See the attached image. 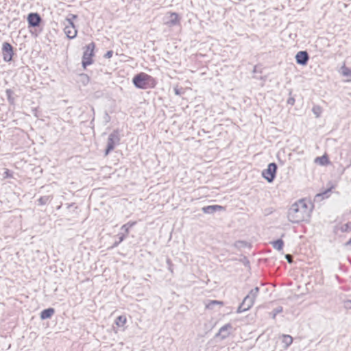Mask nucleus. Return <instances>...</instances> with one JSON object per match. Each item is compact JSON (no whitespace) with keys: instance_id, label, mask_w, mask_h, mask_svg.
Returning a JSON list of instances; mask_svg holds the SVG:
<instances>
[{"instance_id":"nucleus-39","label":"nucleus","mask_w":351,"mask_h":351,"mask_svg":"<svg viewBox=\"0 0 351 351\" xmlns=\"http://www.w3.org/2000/svg\"><path fill=\"white\" fill-rule=\"evenodd\" d=\"M82 76H84V77H85L86 78H87V80H88V75H86V74H82Z\"/></svg>"},{"instance_id":"nucleus-29","label":"nucleus","mask_w":351,"mask_h":351,"mask_svg":"<svg viewBox=\"0 0 351 351\" xmlns=\"http://www.w3.org/2000/svg\"><path fill=\"white\" fill-rule=\"evenodd\" d=\"M6 95L8 97V99L10 102H13V99L12 98V95L14 93L13 91L11 89H7L6 91Z\"/></svg>"},{"instance_id":"nucleus-4","label":"nucleus","mask_w":351,"mask_h":351,"mask_svg":"<svg viewBox=\"0 0 351 351\" xmlns=\"http://www.w3.org/2000/svg\"><path fill=\"white\" fill-rule=\"evenodd\" d=\"M120 140L119 131L118 130H113L108 136L104 155L108 156L114 149V147L120 143Z\"/></svg>"},{"instance_id":"nucleus-3","label":"nucleus","mask_w":351,"mask_h":351,"mask_svg":"<svg viewBox=\"0 0 351 351\" xmlns=\"http://www.w3.org/2000/svg\"><path fill=\"white\" fill-rule=\"evenodd\" d=\"M70 17H67L65 19L63 24L64 25V32L66 36L69 39H73L77 36V29L73 23V20L77 18V16L75 14H69Z\"/></svg>"},{"instance_id":"nucleus-15","label":"nucleus","mask_w":351,"mask_h":351,"mask_svg":"<svg viewBox=\"0 0 351 351\" xmlns=\"http://www.w3.org/2000/svg\"><path fill=\"white\" fill-rule=\"evenodd\" d=\"M282 343L284 344V348H287L293 342V338L289 335H282L281 337Z\"/></svg>"},{"instance_id":"nucleus-14","label":"nucleus","mask_w":351,"mask_h":351,"mask_svg":"<svg viewBox=\"0 0 351 351\" xmlns=\"http://www.w3.org/2000/svg\"><path fill=\"white\" fill-rule=\"evenodd\" d=\"M55 310L53 308H48L41 311L40 317L41 319H49L54 314Z\"/></svg>"},{"instance_id":"nucleus-9","label":"nucleus","mask_w":351,"mask_h":351,"mask_svg":"<svg viewBox=\"0 0 351 351\" xmlns=\"http://www.w3.org/2000/svg\"><path fill=\"white\" fill-rule=\"evenodd\" d=\"M254 303V300L250 298V297L246 295L243 300L241 304L239 306L237 310V313H241L242 312L249 310L252 306Z\"/></svg>"},{"instance_id":"nucleus-18","label":"nucleus","mask_w":351,"mask_h":351,"mask_svg":"<svg viewBox=\"0 0 351 351\" xmlns=\"http://www.w3.org/2000/svg\"><path fill=\"white\" fill-rule=\"evenodd\" d=\"M52 199V195L42 196L38 199V204L40 206L45 205L49 202H51Z\"/></svg>"},{"instance_id":"nucleus-31","label":"nucleus","mask_w":351,"mask_h":351,"mask_svg":"<svg viewBox=\"0 0 351 351\" xmlns=\"http://www.w3.org/2000/svg\"><path fill=\"white\" fill-rule=\"evenodd\" d=\"M4 178H12V173L9 169H5L3 173Z\"/></svg>"},{"instance_id":"nucleus-43","label":"nucleus","mask_w":351,"mask_h":351,"mask_svg":"<svg viewBox=\"0 0 351 351\" xmlns=\"http://www.w3.org/2000/svg\"><path fill=\"white\" fill-rule=\"evenodd\" d=\"M346 304H351V301H348Z\"/></svg>"},{"instance_id":"nucleus-28","label":"nucleus","mask_w":351,"mask_h":351,"mask_svg":"<svg viewBox=\"0 0 351 351\" xmlns=\"http://www.w3.org/2000/svg\"><path fill=\"white\" fill-rule=\"evenodd\" d=\"M282 310L283 308L282 306H278L275 308L271 312V313L273 314L272 317L275 318L277 314L282 312Z\"/></svg>"},{"instance_id":"nucleus-17","label":"nucleus","mask_w":351,"mask_h":351,"mask_svg":"<svg viewBox=\"0 0 351 351\" xmlns=\"http://www.w3.org/2000/svg\"><path fill=\"white\" fill-rule=\"evenodd\" d=\"M271 244L272 245L274 249H276L278 251H280L282 250V247L284 246V241H282V239H279L276 241H271Z\"/></svg>"},{"instance_id":"nucleus-23","label":"nucleus","mask_w":351,"mask_h":351,"mask_svg":"<svg viewBox=\"0 0 351 351\" xmlns=\"http://www.w3.org/2000/svg\"><path fill=\"white\" fill-rule=\"evenodd\" d=\"M248 243L244 241H237L234 243V246L238 249H242L247 247Z\"/></svg>"},{"instance_id":"nucleus-34","label":"nucleus","mask_w":351,"mask_h":351,"mask_svg":"<svg viewBox=\"0 0 351 351\" xmlns=\"http://www.w3.org/2000/svg\"><path fill=\"white\" fill-rule=\"evenodd\" d=\"M287 104H289V105H294L295 104V99L293 97H289L288 99H287Z\"/></svg>"},{"instance_id":"nucleus-30","label":"nucleus","mask_w":351,"mask_h":351,"mask_svg":"<svg viewBox=\"0 0 351 351\" xmlns=\"http://www.w3.org/2000/svg\"><path fill=\"white\" fill-rule=\"evenodd\" d=\"M166 263L167 264V266H168V270L171 272V273H173V263L171 261L170 258H167L166 260Z\"/></svg>"},{"instance_id":"nucleus-12","label":"nucleus","mask_w":351,"mask_h":351,"mask_svg":"<svg viewBox=\"0 0 351 351\" xmlns=\"http://www.w3.org/2000/svg\"><path fill=\"white\" fill-rule=\"evenodd\" d=\"M169 16H168V20L165 22V24L168 27H173L176 25H178L180 23V18L179 15L176 12H169Z\"/></svg>"},{"instance_id":"nucleus-25","label":"nucleus","mask_w":351,"mask_h":351,"mask_svg":"<svg viewBox=\"0 0 351 351\" xmlns=\"http://www.w3.org/2000/svg\"><path fill=\"white\" fill-rule=\"evenodd\" d=\"M215 305H220V306H223V302L221 301H218V300H210L209 302V303L206 305V307L208 308H213L214 306Z\"/></svg>"},{"instance_id":"nucleus-37","label":"nucleus","mask_w":351,"mask_h":351,"mask_svg":"<svg viewBox=\"0 0 351 351\" xmlns=\"http://www.w3.org/2000/svg\"><path fill=\"white\" fill-rule=\"evenodd\" d=\"M174 92H175V94L176 95H181V92H180V90L178 88H174Z\"/></svg>"},{"instance_id":"nucleus-13","label":"nucleus","mask_w":351,"mask_h":351,"mask_svg":"<svg viewBox=\"0 0 351 351\" xmlns=\"http://www.w3.org/2000/svg\"><path fill=\"white\" fill-rule=\"evenodd\" d=\"M224 208L219 205H210L204 206L202 208V211L206 214H213L214 213L223 210Z\"/></svg>"},{"instance_id":"nucleus-27","label":"nucleus","mask_w":351,"mask_h":351,"mask_svg":"<svg viewBox=\"0 0 351 351\" xmlns=\"http://www.w3.org/2000/svg\"><path fill=\"white\" fill-rule=\"evenodd\" d=\"M330 189H327L325 191H324L323 193H319V194H317L316 196H315V198H325V197H328V193L330 192Z\"/></svg>"},{"instance_id":"nucleus-26","label":"nucleus","mask_w":351,"mask_h":351,"mask_svg":"<svg viewBox=\"0 0 351 351\" xmlns=\"http://www.w3.org/2000/svg\"><path fill=\"white\" fill-rule=\"evenodd\" d=\"M350 230H351V221L348 222V223L343 224L341 227V231L342 232H350Z\"/></svg>"},{"instance_id":"nucleus-38","label":"nucleus","mask_w":351,"mask_h":351,"mask_svg":"<svg viewBox=\"0 0 351 351\" xmlns=\"http://www.w3.org/2000/svg\"><path fill=\"white\" fill-rule=\"evenodd\" d=\"M110 116L107 112H105V120L106 122H108L110 121Z\"/></svg>"},{"instance_id":"nucleus-10","label":"nucleus","mask_w":351,"mask_h":351,"mask_svg":"<svg viewBox=\"0 0 351 351\" xmlns=\"http://www.w3.org/2000/svg\"><path fill=\"white\" fill-rule=\"evenodd\" d=\"M232 329V324L228 323L219 328L218 332L215 335V337H219L221 340H223L230 335Z\"/></svg>"},{"instance_id":"nucleus-8","label":"nucleus","mask_w":351,"mask_h":351,"mask_svg":"<svg viewBox=\"0 0 351 351\" xmlns=\"http://www.w3.org/2000/svg\"><path fill=\"white\" fill-rule=\"evenodd\" d=\"M29 27H36L40 25L42 19L37 12H30L27 17Z\"/></svg>"},{"instance_id":"nucleus-42","label":"nucleus","mask_w":351,"mask_h":351,"mask_svg":"<svg viewBox=\"0 0 351 351\" xmlns=\"http://www.w3.org/2000/svg\"><path fill=\"white\" fill-rule=\"evenodd\" d=\"M347 244H351V239L349 240V241L347 243Z\"/></svg>"},{"instance_id":"nucleus-21","label":"nucleus","mask_w":351,"mask_h":351,"mask_svg":"<svg viewBox=\"0 0 351 351\" xmlns=\"http://www.w3.org/2000/svg\"><path fill=\"white\" fill-rule=\"evenodd\" d=\"M341 74L343 76L351 77V69L350 68L347 67L346 65H343L341 67Z\"/></svg>"},{"instance_id":"nucleus-20","label":"nucleus","mask_w":351,"mask_h":351,"mask_svg":"<svg viewBox=\"0 0 351 351\" xmlns=\"http://www.w3.org/2000/svg\"><path fill=\"white\" fill-rule=\"evenodd\" d=\"M259 287H256L253 289H252L249 294L247 295L248 297H250L252 300H255V298L257 297L258 293H259Z\"/></svg>"},{"instance_id":"nucleus-22","label":"nucleus","mask_w":351,"mask_h":351,"mask_svg":"<svg viewBox=\"0 0 351 351\" xmlns=\"http://www.w3.org/2000/svg\"><path fill=\"white\" fill-rule=\"evenodd\" d=\"M312 112L315 115L317 118L319 117L322 112V108L317 105H315L312 108Z\"/></svg>"},{"instance_id":"nucleus-35","label":"nucleus","mask_w":351,"mask_h":351,"mask_svg":"<svg viewBox=\"0 0 351 351\" xmlns=\"http://www.w3.org/2000/svg\"><path fill=\"white\" fill-rule=\"evenodd\" d=\"M285 258H286V259L287 260V261H288L289 263H292L293 260H292V256H291V255H290V254H286V255H285Z\"/></svg>"},{"instance_id":"nucleus-24","label":"nucleus","mask_w":351,"mask_h":351,"mask_svg":"<svg viewBox=\"0 0 351 351\" xmlns=\"http://www.w3.org/2000/svg\"><path fill=\"white\" fill-rule=\"evenodd\" d=\"M125 322H126V317L125 316L120 315L116 319V324L118 326H123L125 324Z\"/></svg>"},{"instance_id":"nucleus-7","label":"nucleus","mask_w":351,"mask_h":351,"mask_svg":"<svg viewBox=\"0 0 351 351\" xmlns=\"http://www.w3.org/2000/svg\"><path fill=\"white\" fill-rule=\"evenodd\" d=\"M14 55V52L12 45L8 42H4L2 45V56L3 60L7 62L12 61Z\"/></svg>"},{"instance_id":"nucleus-5","label":"nucleus","mask_w":351,"mask_h":351,"mask_svg":"<svg viewBox=\"0 0 351 351\" xmlns=\"http://www.w3.org/2000/svg\"><path fill=\"white\" fill-rule=\"evenodd\" d=\"M95 48V44L92 42L86 46V49L84 51L82 56V66L84 69L93 63V56H94V49Z\"/></svg>"},{"instance_id":"nucleus-41","label":"nucleus","mask_w":351,"mask_h":351,"mask_svg":"<svg viewBox=\"0 0 351 351\" xmlns=\"http://www.w3.org/2000/svg\"><path fill=\"white\" fill-rule=\"evenodd\" d=\"M253 72H254V73L256 72V66H254V68Z\"/></svg>"},{"instance_id":"nucleus-2","label":"nucleus","mask_w":351,"mask_h":351,"mask_svg":"<svg viewBox=\"0 0 351 351\" xmlns=\"http://www.w3.org/2000/svg\"><path fill=\"white\" fill-rule=\"evenodd\" d=\"M132 82L137 88L147 89L154 86L155 80L151 75L141 72L134 76Z\"/></svg>"},{"instance_id":"nucleus-36","label":"nucleus","mask_w":351,"mask_h":351,"mask_svg":"<svg viewBox=\"0 0 351 351\" xmlns=\"http://www.w3.org/2000/svg\"><path fill=\"white\" fill-rule=\"evenodd\" d=\"M121 243L119 241H116L112 245V248L117 247Z\"/></svg>"},{"instance_id":"nucleus-33","label":"nucleus","mask_w":351,"mask_h":351,"mask_svg":"<svg viewBox=\"0 0 351 351\" xmlns=\"http://www.w3.org/2000/svg\"><path fill=\"white\" fill-rule=\"evenodd\" d=\"M113 55V51L112 50H110V51H108L105 55H104V58H110Z\"/></svg>"},{"instance_id":"nucleus-1","label":"nucleus","mask_w":351,"mask_h":351,"mask_svg":"<svg viewBox=\"0 0 351 351\" xmlns=\"http://www.w3.org/2000/svg\"><path fill=\"white\" fill-rule=\"evenodd\" d=\"M313 207V206L311 202H307L304 199H300L289 208L287 214L289 221L293 223L307 221L311 217Z\"/></svg>"},{"instance_id":"nucleus-40","label":"nucleus","mask_w":351,"mask_h":351,"mask_svg":"<svg viewBox=\"0 0 351 351\" xmlns=\"http://www.w3.org/2000/svg\"><path fill=\"white\" fill-rule=\"evenodd\" d=\"M73 206V204H67V208H69L70 207H71Z\"/></svg>"},{"instance_id":"nucleus-6","label":"nucleus","mask_w":351,"mask_h":351,"mask_svg":"<svg viewBox=\"0 0 351 351\" xmlns=\"http://www.w3.org/2000/svg\"><path fill=\"white\" fill-rule=\"evenodd\" d=\"M277 165L275 162H271L267 168L262 171L263 177L269 183L272 182L276 178L277 171Z\"/></svg>"},{"instance_id":"nucleus-32","label":"nucleus","mask_w":351,"mask_h":351,"mask_svg":"<svg viewBox=\"0 0 351 351\" xmlns=\"http://www.w3.org/2000/svg\"><path fill=\"white\" fill-rule=\"evenodd\" d=\"M118 236H119V240H118V241H119L120 243H121V242H122V241H123L126 238V237H127L128 235H126V234H124V233H122V234H118Z\"/></svg>"},{"instance_id":"nucleus-11","label":"nucleus","mask_w":351,"mask_h":351,"mask_svg":"<svg viewBox=\"0 0 351 351\" xmlns=\"http://www.w3.org/2000/svg\"><path fill=\"white\" fill-rule=\"evenodd\" d=\"M309 60V55L306 51H300L295 55V61L298 64L305 66Z\"/></svg>"},{"instance_id":"nucleus-19","label":"nucleus","mask_w":351,"mask_h":351,"mask_svg":"<svg viewBox=\"0 0 351 351\" xmlns=\"http://www.w3.org/2000/svg\"><path fill=\"white\" fill-rule=\"evenodd\" d=\"M136 223V221H129L127 223L123 224L121 226V230L124 231V234L128 235L130 228L133 227Z\"/></svg>"},{"instance_id":"nucleus-16","label":"nucleus","mask_w":351,"mask_h":351,"mask_svg":"<svg viewBox=\"0 0 351 351\" xmlns=\"http://www.w3.org/2000/svg\"><path fill=\"white\" fill-rule=\"evenodd\" d=\"M315 162L316 163H318L320 165H322V166L327 165L330 163L328 157L326 154H324L320 157H317L315 159Z\"/></svg>"}]
</instances>
